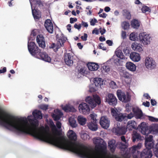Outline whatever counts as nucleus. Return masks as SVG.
<instances>
[{"mask_svg": "<svg viewBox=\"0 0 158 158\" xmlns=\"http://www.w3.org/2000/svg\"><path fill=\"white\" fill-rule=\"evenodd\" d=\"M32 135L40 140L74 152L82 158H118L116 155L107 154L106 144L101 138L97 139L95 147L96 149L100 152V154L83 144L72 142H75L77 139V135L73 130H69L67 133L71 141L67 140L63 136L57 137L48 133L45 134L36 128L32 130Z\"/></svg>", "mask_w": 158, "mask_h": 158, "instance_id": "f257e3e1", "label": "nucleus"}, {"mask_svg": "<svg viewBox=\"0 0 158 158\" xmlns=\"http://www.w3.org/2000/svg\"><path fill=\"white\" fill-rule=\"evenodd\" d=\"M0 125L18 134H32L26 117L18 118L0 107Z\"/></svg>", "mask_w": 158, "mask_h": 158, "instance_id": "f03ea898", "label": "nucleus"}, {"mask_svg": "<svg viewBox=\"0 0 158 158\" xmlns=\"http://www.w3.org/2000/svg\"><path fill=\"white\" fill-rule=\"evenodd\" d=\"M142 146V143H139L137 145H134L130 148V152L133 158H151L152 155L151 150L145 148L141 153L139 151Z\"/></svg>", "mask_w": 158, "mask_h": 158, "instance_id": "7ed1b4c3", "label": "nucleus"}, {"mask_svg": "<svg viewBox=\"0 0 158 158\" xmlns=\"http://www.w3.org/2000/svg\"><path fill=\"white\" fill-rule=\"evenodd\" d=\"M56 38L57 42L56 44L55 43L51 44L50 48L53 49L55 52H56L58 49L64 45V43L66 41V38L62 34L60 35L57 34L56 35Z\"/></svg>", "mask_w": 158, "mask_h": 158, "instance_id": "20e7f679", "label": "nucleus"}, {"mask_svg": "<svg viewBox=\"0 0 158 158\" xmlns=\"http://www.w3.org/2000/svg\"><path fill=\"white\" fill-rule=\"evenodd\" d=\"M85 101L92 108L95 107L97 104L99 105L101 103V98L97 95L93 96V98L88 96L86 97Z\"/></svg>", "mask_w": 158, "mask_h": 158, "instance_id": "39448f33", "label": "nucleus"}, {"mask_svg": "<svg viewBox=\"0 0 158 158\" xmlns=\"http://www.w3.org/2000/svg\"><path fill=\"white\" fill-rule=\"evenodd\" d=\"M28 48L31 54L37 58L39 56V54L41 51L38 47L37 46L35 43L33 42L28 43Z\"/></svg>", "mask_w": 158, "mask_h": 158, "instance_id": "423d86ee", "label": "nucleus"}, {"mask_svg": "<svg viewBox=\"0 0 158 158\" xmlns=\"http://www.w3.org/2000/svg\"><path fill=\"white\" fill-rule=\"evenodd\" d=\"M111 114L116 120L118 122H121L126 117V115H125L121 113L116 108H111Z\"/></svg>", "mask_w": 158, "mask_h": 158, "instance_id": "0eeeda50", "label": "nucleus"}, {"mask_svg": "<svg viewBox=\"0 0 158 158\" xmlns=\"http://www.w3.org/2000/svg\"><path fill=\"white\" fill-rule=\"evenodd\" d=\"M138 40L143 44L148 45L150 44L152 39L148 34L145 32H143L139 34Z\"/></svg>", "mask_w": 158, "mask_h": 158, "instance_id": "6e6552de", "label": "nucleus"}, {"mask_svg": "<svg viewBox=\"0 0 158 158\" xmlns=\"http://www.w3.org/2000/svg\"><path fill=\"white\" fill-rule=\"evenodd\" d=\"M117 95L119 100L124 102H127L131 100V96L128 93L126 95L125 93L120 90H118L117 91Z\"/></svg>", "mask_w": 158, "mask_h": 158, "instance_id": "1a4fd4ad", "label": "nucleus"}, {"mask_svg": "<svg viewBox=\"0 0 158 158\" xmlns=\"http://www.w3.org/2000/svg\"><path fill=\"white\" fill-rule=\"evenodd\" d=\"M91 121L88 123L87 126L88 128L92 131H96L98 129V126L97 124V119L95 116L94 114H90L89 115Z\"/></svg>", "mask_w": 158, "mask_h": 158, "instance_id": "9d476101", "label": "nucleus"}, {"mask_svg": "<svg viewBox=\"0 0 158 158\" xmlns=\"http://www.w3.org/2000/svg\"><path fill=\"white\" fill-rule=\"evenodd\" d=\"M105 101L113 106H115L117 103V100L116 97L114 94L111 93L108 94L106 96Z\"/></svg>", "mask_w": 158, "mask_h": 158, "instance_id": "9b49d317", "label": "nucleus"}, {"mask_svg": "<svg viewBox=\"0 0 158 158\" xmlns=\"http://www.w3.org/2000/svg\"><path fill=\"white\" fill-rule=\"evenodd\" d=\"M139 129L143 135H148L150 133V128L145 122L142 123L139 125Z\"/></svg>", "mask_w": 158, "mask_h": 158, "instance_id": "f8f14e48", "label": "nucleus"}, {"mask_svg": "<svg viewBox=\"0 0 158 158\" xmlns=\"http://www.w3.org/2000/svg\"><path fill=\"white\" fill-rule=\"evenodd\" d=\"M73 56L72 54L65 53L64 55V60L65 64L69 66H72L73 63Z\"/></svg>", "mask_w": 158, "mask_h": 158, "instance_id": "ddd939ff", "label": "nucleus"}, {"mask_svg": "<svg viewBox=\"0 0 158 158\" xmlns=\"http://www.w3.org/2000/svg\"><path fill=\"white\" fill-rule=\"evenodd\" d=\"M99 123L101 127L104 129H106L109 127L110 121L106 116L102 117Z\"/></svg>", "mask_w": 158, "mask_h": 158, "instance_id": "4468645a", "label": "nucleus"}, {"mask_svg": "<svg viewBox=\"0 0 158 158\" xmlns=\"http://www.w3.org/2000/svg\"><path fill=\"white\" fill-rule=\"evenodd\" d=\"M154 145V143L153 142V136L152 135H150L149 137L146 138L145 145L146 149L151 150Z\"/></svg>", "mask_w": 158, "mask_h": 158, "instance_id": "2eb2a0df", "label": "nucleus"}, {"mask_svg": "<svg viewBox=\"0 0 158 158\" xmlns=\"http://www.w3.org/2000/svg\"><path fill=\"white\" fill-rule=\"evenodd\" d=\"M79 109L80 111L84 114H86L90 111L89 106L84 102L81 103L79 105Z\"/></svg>", "mask_w": 158, "mask_h": 158, "instance_id": "dca6fc26", "label": "nucleus"}, {"mask_svg": "<svg viewBox=\"0 0 158 158\" xmlns=\"http://www.w3.org/2000/svg\"><path fill=\"white\" fill-rule=\"evenodd\" d=\"M145 64L148 69H153L156 66V63L150 57H147L145 60Z\"/></svg>", "mask_w": 158, "mask_h": 158, "instance_id": "f3484780", "label": "nucleus"}, {"mask_svg": "<svg viewBox=\"0 0 158 158\" xmlns=\"http://www.w3.org/2000/svg\"><path fill=\"white\" fill-rule=\"evenodd\" d=\"M36 41L39 46L44 48L45 47V41L44 37L41 34L39 35L36 37Z\"/></svg>", "mask_w": 158, "mask_h": 158, "instance_id": "a211bd4d", "label": "nucleus"}, {"mask_svg": "<svg viewBox=\"0 0 158 158\" xmlns=\"http://www.w3.org/2000/svg\"><path fill=\"white\" fill-rule=\"evenodd\" d=\"M39 55V56H37V58L49 63L51 62V59L46 52H40Z\"/></svg>", "mask_w": 158, "mask_h": 158, "instance_id": "6ab92c4d", "label": "nucleus"}, {"mask_svg": "<svg viewBox=\"0 0 158 158\" xmlns=\"http://www.w3.org/2000/svg\"><path fill=\"white\" fill-rule=\"evenodd\" d=\"M44 26L47 31L50 33H52L53 31V24L50 19L46 20L44 23Z\"/></svg>", "mask_w": 158, "mask_h": 158, "instance_id": "aec40b11", "label": "nucleus"}, {"mask_svg": "<svg viewBox=\"0 0 158 158\" xmlns=\"http://www.w3.org/2000/svg\"><path fill=\"white\" fill-rule=\"evenodd\" d=\"M119 125V123H118ZM127 129L125 126H118V123L117 124V127L115 129V131L117 135H123L125 134Z\"/></svg>", "mask_w": 158, "mask_h": 158, "instance_id": "412c9836", "label": "nucleus"}, {"mask_svg": "<svg viewBox=\"0 0 158 158\" xmlns=\"http://www.w3.org/2000/svg\"><path fill=\"white\" fill-rule=\"evenodd\" d=\"M136 123L133 120H131L128 121L127 123L126 127L127 130L129 131L132 130L133 129H136Z\"/></svg>", "mask_w": 158, "mask_h": 158, "instance_id": "4be33fe9", "label": "nucleus"}, {"mask_svg": "<svg viewBox=\"0 0 158 158\" xmlns=\"http://www.w3.org/2000/svg\"><path fill=\"white\" fill-rule=\"evenodd\" d=\"M130 57L133 61L135 62H138L140 59V56L139 54L135 52H132L130 54Z\"/></svg>", "mask_w": 158, "mask_h": 158, "instance_id": "5701e85b", "label": "nucleus"}, {"mask_svg": "<svg viewBox=\"0 0 158 158\" xmlns=\"http://www.w3.org/2000/svg\"><path fill=\"white\" fill-rule=\"evenodd\" d=\"M131 47L133 50L138 52H140L143 51L142 45L140 44L134 43L132 44Z\"/></svg>", "mask_w": 158, "mask_h": 158, "instance_id": "b1692460", "label": "nucleus"}, {"mask_svg": "<svg viewBox=\"0 0 158 158\" xmlns=\"http://www.w3.org/2000/svg\"><path fill=\"white\" fill-rule=\"evenodd\" d=\"M115 141L114 140H112L109 141L108 143V148L110 149L112 152H113L115 150L116 145L115 144Z\"/></svg>", "mask_w": 158, "mask_h": 158, "instance_id": "393cba45", "label": "nucleus"}, {"mask_svg": "<svg viewBox=\"0 0 158 158\" xmlns=\"http://www.w3.org/2000/svg\"><path fill=\"white\" fill-rule=\"evenodd\" d=\"M87 66L89 69L92 71L97 70L99 67L98 64L94 63H88Z\"/></svg>", "mask_w": 158, "mask_h": 158, "instance_id": "a878e982", "label": "nucleus"}, {"mask_svg": "<svg viewBox=\"0 0 158 158\" xmlns=\"http://www.w3.org/2000/svg\"><path fill=\"white\" fill-rule=\"evenodd\" d=\"M132 139L133 142H135L136 141H139L141 140V137L139 133L136 131H134L133 132Z\"/></svg>", "mask_w": 158, "mask_h": 158, "instance_id": "bb28decb", "label": "nucleus"}, {"mask_svg": "<svg viewBox=\"0 0 158 158\" xmlns=\"http://www.w3.org/2000/svg\"><path fill=\"white\" fill-rule=\"evenodd\" d=\"M133 111L134 113V115L137 118H140L143 116V114L142 110L139 109H133Z\"/></svg>", "mask_w": 158, "mask_h": 158, "instance_id": "cd10ccee", "label": "nucleus"}, {"mask_svg": "<svg viewBox=\"0 0 158 158\" xmlns=\"http://www.w3.org/2000/svg\"><path fill=\"white\" fill-rule=\"evenodd\" d=\"M62 108L63 110L66 112H75L76 111V110L74 107L73 106L69 105H66L63 107Z\"/></svg>", "mask_w": 158, "mask_h": 158, "instance_id": "c85d7f7f", "label": "nucleus"}, {"mask_svg": "<svg viewBox=\"0 0 158 158\" xmlns=\"http://www.w3.org/2000/svg\"><path fill=\"white\" fill-rule=\"evenodd\" d=\"M32 14L35 19H39L41 17V15L40 11H38L36 9H33L31 7Z\"/></svg>", "mask_w": 158, "mask_h": 158, "instance_id": "c756f323", "label": "nucleus"}, {"mask_svg": "<svg viewBox=\"0 0 158 158\" xmlns=\"http://www.w3.org/2000/svg\"><path fill=\"white\" fill-rule=\"evenodd\" d=\"M32 114L35 118L41 119L42 118V114L40 110H35L33 111Z\"/></svg>", "mask_w": 158, "mask_h": 158, "instance_id": "7c9ffc66", "label": "nucleus"}, {"mask_svg": "<svg viewBox=\"0 0 158 158\" xmlns=\"http://www.w3.org/2000/svg\"><path fill=\"white\" fill-rule=\"evenodd\" d=\"M126 66L127 69L131 71H135L136 70V66L132 62H127Z\"/></svg>", "mask_w": 158, "mask_h": 158, "instance_id": "2f4dec72", "label": "nucleus"}, {"mask_svg": "<svg viewBox=\"0 0 158 158\" xmlns=\"http://www.w3.org/2000/svg\"><path fill=\"white\" fill-rule=\"evenodd\" d=\"M150 133L153 134L158 133V124H154L150 126Z\"/></svg>", "mask_w": 158, "mask_h": 158, "instance_id": "473e14b6", "label": "nucleus"}, {"mask_svg": "<svg viewBox=\"0 0 158 158\" xmlns=\"http://www.w3.org/2000/svg\"><path fill=\"white\" fill-rule=\"evenodd\" d=\"M122 14L123 16L126 19L129 20L131 19V15L130 12L128 10L124 9L123 10Z\"/></svg>", "mask_w": 158, "mask_h": 158, "instance_id": "72a5a7b5", "label": "nucleus"}, {"mask_svg": "<svg viewBox=\"0 0 158 158\" xmlns=\"http://www.w3.org/2000/svg\"><path fill=\"white\" fill-rule=\"evenodd\" d=\"M103 81L100 78L96 77L94 79V83L96 86H101L103 84Z\"/></svg>", "mask_w": 158, "mask_h": 158, "instance_id": "f704fd0d", "label": "nucleus"}, {"mask_svg": "<svg viewBox=\"0 0 158 158\" xmlns=\"http://www.w3.org/2000/svg\"><path fill=\"white\" fill-rule=\"evenodd\" d=\"M57 111H58L59 114H53L52 115V117L55 121H57L61 118L62 115H63V113L59 110L57 109Z\"/></svg>", "mask_w": 158, "mask_h": 158, "instance_id": "c9c22d12", "label": "nucleus"}, {"mask_svg": "<svg viewBox=\"0 0 158 158\" xmlns=\"http://www.w3.org/2000/svg\"><path fill=\"white\" fill-rule=\"evenodd\" d=\"M131 25L134 28L138 29L140 26V23L137 20L134 19L131 21Z\"/></svg>", "mask_w": 158, "mask_h": 158, "instance_id": "e433bc0d", "label": "nucleus"}, {"mask_svg": "<svg viewBox=\"0 0 158 158\" xmlns=\"http://www.w3.org/2000/svg\"><path fill=\"white\" fill-rule=\"evenodd\" d=\"M30 116H28V119L31 125L34 128H36L38 125V122L37 120H34L33 119L29 118Z\"/></svg>", "mask_w": 158, "mask_h": 158, "instance_id": "4c0bfd02", "label": "nucleus"}, {"mask_svg": "<svg viewBox=\"0 0 158 158\" xmlns=\"http://www.w3.org/2000/svg\"><path fill=\"white\" fill-rule=\"evenodd\" d=\"M115 54L116 55L118 58H119L121 59H125V57L123 54V53L121 50L118 49L116 50L115 52Z\"/></svg>", "mask_w": 158, "mask_h": 158, "instance_id": "58836bf2", "label": "nucleus"}, {"mask_svg": "<svg viewBox=\"0 0 158 158\" xmlns=\"http://www.w3.org/2000/svg\"><path fill=\"white\" fill-rule=\"evenodd\" d=\"M77 120L79 123L81 125H84L85 124L86 121L85 118H84L82 116H79L78 117Z\"/></svg>", "mask_w": 158, "mask_h": 158, "instance_id": "ea45409f", "label": "nucleus"}, {"mask_svg": "<svg viewBox=\"0 0 158 158\" xmlns=\"http://www.w3.org/2000/svg\"><path fill=\"white\" fill-rule=\"evenodd\" d=\"M70 125L72 127H75L77 126L76 121L74 118L70 117L69 119Z\"/></svg>", "mask_w": 158, "mask_h": 158, "instance_id": "a19ab883", "label": "nucleus"}, {"mask_svg": "<svg viewBox=\"0 0 158 158\" xmlns=\"http://www.w3.org/2000/svg\"><path fill=\"white\" fill-rule=\"evenodd\" d=\"M30 2V4L31 5V7H32V2H35V3L38 5V6L39 7L43 6V3L41 0H29Z\"/></svg>", "mask_w": 158, "mask_h": 158, "instance_id": "79ce46f5", "label": "nucleus"}, {"mask_svg": "<svg viewBox=\"0 0 158 158\" xmlns=\"http://www.w3.org/2000/svg\"><path fill=\"white\" fill-rule=\"evenodd\" d=\"M129 39L130 40L135 41L137 39H138V38L135 32H133L130 34Z\"/></svg>", "mask_w": 158, "mask_h": 158, "instance_id": "37998d69", "label": "nucleus"}, {"mask_svg": "<svg viewBox=\"0 0 158 158\" xmlns=\"http://www.w3.org/2000/svg\"><path fill=\"white\" fill-rule=\"evenodd\" d=\"M121 139L122 141L125 143V144H123V143H121V144L124 147V148H126L127 147L128 145V143L126 142L125 138L124 136H122L121 137Z\"/></svg>", "mask_w": 158, "mask_h": 158, "instance_id": "c03bdc74", "label": "nucleus"}, {"mask_svg": "<svg viewBox=\"0 0 158 158\" xmlns=\"http://www.w3.org/2000/svg\"><path fill=\"white\" fill-rule=\"evenodd\" d=\"M122 26L124 30H127L129 28L130 25L128 22L127 21H124L122 23Z\"/></svg>", "mask_w": 158, "mask_h": 158, "instance_id": "a18cd8bd", "label": "nucleus"}, {"mask_svg": "<svg viewBox=\"0 0 158 158\" xmlns=\"http://www.w3.org/2000/svg\"><path fill=\"white\" fill-rule=\"evenodd\" d=\"M122 77H123L124 78L128 79L130 78V74H129L126 71H123L122 73L121 74Z\"/></svg>", "mask_w": 158, "mask_h": 158, "instance_id": "49530a36", "label": "nucleus"}, {"mask_svg": "<svg viewBox=\"0 0 158 158\" xmlns=\"http://www.w3.org/2000/svg\"><path fill=\"white\" fill-rule=\"evenodd\" d=\"M141 10L143 13H146L147 12H149L151 10L149 7L146 6H143Z\"/></svg>", "mask_w": 158, "mask_h": 158, "instance_id": "de8ad7c7", "label": "nucleus"}, {"mask_svg": "<svg viewBox=\"0 0 158 158\" xmlns=\"http://www.w3.org/2000/svg\"><path fill=\"white\" fill-rule=\"evenodd\" d=\"M153 150L156 156L158 157V143L156 144V147L153 148Z\"/></svg>", "mask_w": 158, "mask_h": 158, "instance_id": "09e8293b", "label": "nucleus"}, {"mask_svg": "<svg viewBox=\"0 0 158 158\" xmlns=\"http://www.w3.org/2000/svg\"><path fill=\"white\" fill-rule=\"evenodd\" d=\"M81 138L84 140L87 139L89 137V135L87 133H85L81 135Z\"/></svg>", "mask_w": 158, "mask_h": 158, "instance_id": "8fccbe9b", "label": "nucleus"}, {"mask_svg": "<svg viewBox=\"0 0 158 158\" xmlns=\"http://www.w3.org/2000/svg\"><path fill=\"white\" fill-rule=\"evenodd\" d=\"M48 107V105H47L41 104L40 106V108L44 110H46Z\"/></svg>", "mask_w": 158, "mask_h": 158, "instance_id": "3c124183", "label": "nucleus"}, {"mask_svg": "<svg viewBox=\"0 0 158 158\" xmlns=\"http://www.w3.org/2000/svg\"><path fill=\"white\" fill-rule=\"evenodd\" d=\"M98 48L102 49L103 50H106V48L103 46V44L102 43H100L98 45Z\"/></svg>", "mask_w": 158, "mask_h": 158, "instance_id": "603ef678", "label": "nucleus"}, {"mask_svg": "<svg viewBox=\"0 0 158 158\" xmlns=\"http://www.w3.org/2000/svg\"><path fill=\"white\" fill-rule=\"evenodd\" d=\"M120 60L118 58L115 59L114 60V63L117 66H118L120 64Z\"/></svg>", "mask_w": 158, "mask_h": 158, "instance_id": "864d4df0", "label": "nucleus"}, {"mask_svg": "<svg viewBox=\"0 0 158 158\" xmlns=\"http://www.w3.org/2000/svg\"><path fill=\"white\" fill-rule=\"evenodd\" d=\"M134 116V113H133L132 112L130 113L129 114H127V115H126V117L128 119H131L132 118H133Z\"/></svg>", "mask_w": 158, "mask_h": 158, "instance_id": "5fc2aeb1", "label": "nucleus"}, {"mask_svg": "<svg viewBox=\"0 0 158 158\" xmlns=\"http://www.w3.org/2000/svg\"><path fill=\"white\" fill-rule=\"evenodd\" d=\"M87 35L86 33H84L83 36H81V39L84 41H85L87 40Z\"/></svg>", "mask_w": 158, "mask_h": 158, "instance_id": "6e6d98bb", "label": "nucleus"}, {"mask_svg": "<svg viewBox=\"0 0 158 158\" xmlns=\"http://www.w3.org/2000/svg\"><path fill=\"white\" fill-rule=\"evenodd\" d=\"M97 22V20L96 19H92L90 21V25L92 26H94Z\"/></svg>", "mask_w": 158, "mask_h": 158, "instance_id": "4d7b16f0", "label": "nucleus"}, {"mask_svg": "<svg viewBox=\"0 0 158 158\" xmlns=\"http://www.w3.org/2000/svg\"><path fill=\"white\" fill-rule=\"evenodd\" d=\"M103 69L105 72H107L110 71V69L109 66H103L102 67Z\"/></svg>", "mask_w": 158, "mask_h": 158, "instance_id": "13d9d810", "label": "nucleus"}, {"mask_svg": "<svg viewBox=\"0 0 158 158\" xmlns=\"http://www.w3.org/2000/svg\"><path fill=\"white\" fill-rule=\"evenodd\" d=\"M78 72L79 73H80L81 74H83L85 73V68H82L78 70Z\"/></svg>", "mask_w": 158, "mask_h": 158, "instance_id": "bf43d9fd", "label": "nucleus"}, {"mask_svg": "<svg viewBox=\"0 0 158 158\" xmlns=\"http://www.w3.org/2000/svg\"><path fill=\"white\" fill-rule=\"evenodd\" d=\"M52 130L56 134L58 135H60V131H58L56 128L55 126H54V128H52Z\"/></svg>", "mask_w": 158, "mask_h": 158, "instance_id": "052dcab7", "label": "nucleus"}, {"mask_svg": "<svg viewBox=\"0 0 158 158\" xmlns=\"http://www.w3.org/2000/svg\"><path fill=\"white\" fill-rule=\"evenodd\" d=\"M123 52L126 55H127L130 53V51L129 49H128L127 48H126L125 49H124L123 50Z\"/></svg>", "mask_w": 158, "mask_h": 158, "instance_id": "680f3d73", "label": "nucleus"}, {"mask_svg": "<svg viewBox=\"0 0 158 158\" xmlns=\"http://www.w3.org/2000/svg\"><path fill=\"white\" fill-rule=\"evenodd\" d=\"M81 24H77V23H76L74 25V27L76 29H77L78 30H79L80 29L81 27Z\"/></svg>", "mask_w": 158, "mask_h": 158, "instance_id": "e2e57ef3", "label": "nucleus"}, {"mask_svg": "<svg viewBox=\"0 0 158 158\" xmlns=\"http://www.w3.org/2000/svg\"><path fill=\"white\" fill-rule=\"evenodd\" d=\"M77 19L76 18H71L70 19V22L71 23H73L74 22H76L77 21Z\"/></svg>", "mask_w": 158, "mask_h": 158, "instance_id": "0e129e2a", "label": "nucleus"}, {"mask_svg": "<svg viewBox=\"0 0 158 158\" xmlns=\"http://www.w3.org/2000/svg\"><path fill=\"white\" fill-rule=\"evenodd\" d=\"M122 38L123 39H125L127 36L126 33L125 31H122L121 34Z\"/></svg>", "mask_w": 158, "mask_h": 158, "instance_id": "69168bd1", "label": "nucleus"}, {"mask_svg": "<svg viewBox=\"0 0 158 158\" xmlns=\"http://www.w3.org/2000/svg\"><path fill=\"white\" fill-rule=\"evenodd\" d=\"M56 125L58 128L60 129L61 128V124L60 122L59 121H57L56 123Z\"/></svg>", "mask_w": 158, "mask_h": 158, "instance_id": "338daca9", "label": "nucleus"}, {"mask_svg": "<svg viewBox=\"0 0 158 158\" xmlns=\"http://www.w3.org/2000/svg\"><path fill=\"white\" fill-rule=\"evenodd\" d=\"M143 105L145 106L148 107L150 106V102L148 101H146V102H143Z\"/></svg>", "mask_w": 158, "mask_h": 158, "instance_id": "774afa93", "label": "nucleus"}]
</instances>
